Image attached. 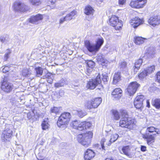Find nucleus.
Here are the masks:
<instances>
[{"instance_id":"nucleus-57","label":"nucleus","mask_w":160,"mask_h":160,"mask_svg":"<svg viewBox=\"0 0 160 160\" xmlns=\"http://www.w3.org/2000/svg\"><path fill=\"white\" fill-rule=\"evenodd\" d=\"M126 0H119L118 3L120 5H122L126 2Z\"/></svg>"},{"instance_id":"nucleus-27","label":"nucleus","mask_w":160,"mask_h":160,"mask_svg":"<svg viewBox=\"0 0 160 160\" xmlns=\"http://www.w3.org/2000/svg\"><path fill=\"white\" fill-rule=\"evenodd\" d=\"M94 10L90 6H86L84 10V13L87 15H92Z\"/></svg>"},{"instance_id":"nucleus-11","label":"nucleus","mask_w":160,"mask_h":160,"mask_svg":"<svg viewBox=\"0 0 160 160\" xmlns=\"http://www.w3.org/2000/svg\"><path fill=\"white\" fill-rule=\"evenodd\" d=\"M101 83V80L100 75L98 74L95 79H92L88 82L87 87L88 89H93Z\"/></svg>"},{"instance_id":"nucleus-58","label":"nucleus","mask_w":160,"mask_h":160,"mask_svg":"<svg viewBox=\"0 0 160 160\" xmlns=\"http://www.w3.org/2000/svg\"><path fill=\"white\" fill-rule=\"evenodd\" d=\"M64 92L63 90H60L59 92V96L62 97L64 95Z\"/></svg>"},{"instance_id":"nucleus-29","label":"nucleus","mask_w":160,"mask_h":160,"mask_svg":"<svg viewBox=\"0 0 160 160\" xmlns=\"http://www.w3.org/2000/svg\"><path fill=\"white\" fill-rule=\"evenodd\" d=\"M145 39V38L142 37L136 36L134 38V42L137 45H140L143 43Z\"/></svg>"},{"instance_id":"nucleus-45","label":"nucleus","mask_w":160,"mask_h":160,"mask_svg":"<svg viewBox=\"0 0 160 160\" xmlns=\"http://www.w3.org/2000/svg\"><path fill=\"white\" fill-rule=\"evenodd\" d=\"M119 67L122 70H125L127 67V63L125 62H121L119 63Z\"/></svg>"},{"instance_id":"nucleus-32","label":"nucleus","mask_w":160,"mask_h":160,"mask_svg":"<svg viewBox=\"0 0 160 160\" xmlns=\"http://www.w3.org/2000/svg\"><path fill=\"white\" fill-rule=\"evenodd\" d=\"M10 38L8 35H4L0 37V41L2 43L7 44L9 41Z\"/></svg>"},{"instance_id":"nucleus-55","label":"nucleus","mask_w":160,"mask_h":160,"mask_svg":"<svg viewBox=\"0 0 160 160\" xmlns=\"http://www.w3.org/2000/svg\"><path fill=\"white\" fill-rule=\"evenodd\" d=\"M155 128L153 127H151L147 128V130L150 132H154Z\"/></svg>"},{"instance_id":"nucleus-20","label":"nucleus","mask_w":160,"mask_h":160,"mask_svg":"<svg viewBox=\"0 0 160 160\" xmlns=\"http://www.w3.org/2000/svg\"><path fill=\"white\" fill-rule=\"evenodd\" d=\"M95 152L90 149H88L86 151L84 156L85 160H91L95 157Z\"/></svg>"},{"instance_id":"nucleus-7","label":"nucleus","mask_w":160,"mask_h":160,"mask_svg":"<svg viewBox=\"0 0 160 160\" xmlns=\"http://www.w3.org/2000/svg\"><path fill=\"white\" fill-rule=\"evenodd\" d=\"M71 117V114L68 112H65L62 113L59 117L57 122L58 126L62 128H66Z\"/></svg>"},{"instance_id":"nucleus-18","label":"nucleus","mask_w":160,"mask_h":160,"mask_svg":"<svg viewBox=\"0 0 160 160\" xmlns=\"http://www.w3.org/2000/svg\"><path fill=\"white\" fill-rule=\"evenodd\" d=\"M76 14V12L73 10L69 14H67V15L63 18H61L60 20V24H62L65 21H68L70 20L73 18L74 17Z\"/></svg>"},{"instance_id":"nucleus-30","label":"nucleus","mask_w":160,"mask_h":160,"mask_svg":"<svg viewBox=\"0 0 160 160\" xmlns=\"http://www.w3.org/2000/svg\"><path fill=\"white\" fill-rule=\"evenodd\" d=\"M43 78H46L47 82L49 83H52L53 81V76L49 72L47 73L45 76H43Z\"/></svg>"},{"instance_id":"nucleus-52","label":"nucleus","mask_w":160,"mask_h":160,"mask_svg":"<svg viewBox=\"0 0 160 160\" xmlns=\"http://www.w3.org/2000/svg\"><path fill=\"white\" fill-rule=\"evenodd\" d=\"M7 52L5 54L3 58V60L5 61H7V59L9 58V55L11 54V52L9 49H7Z\"/></svg>"},{"instance_id":"nucleus-5","label":"nucleus","mask_w":160,"mask_h":160,"mask_svg":"<svg viewBox=\"0 0 160 160\" xmlns=\"http://www.w3.org/2000/svg\"><path fill=\"white\" fill-rule=\"evenodd\" d=\"M71 117V114L68 112H65L62 113L59 117L57 122L58 126L62 128H66Z\"/></svg>"},{"instance_id":"nucleus-22","label":"nucleus","mask_w":160,"mask_h":160,"mask_svg":"<svg viewBox=\"0 0 160 160\" xmlns=\"http://www.w3.org/2000/svg\"><path fill=\"white\" fill-rule=\"evenodd\" d=\"M146 55L152 58L155 53L156 49L154 47H150L146 49Z\"/></svg>"},{"instance_id":"nucleus-17","label":"nucleus","mask_w":160,"mask_h":160,"mask_svg":"<svg viewBox=\"0 0 160 160\" xmlns=\"http://www.w3.org/2000/svg\"><path fill=\"white\" fill-rule=\"evenodd\" d=\"M85 63L87 65L86 71V73L87 74H90L93 71V68L95 66V63L91 60L85 61Z\"/></svg>"},{"instance_id":"nucleus-47","label":"nucleus","mask_w":160,"mask_h":160,"mask_svg":"<svg viewBox=\"0 0 160 160\" xmlns=\"http://www.w3.org/2000/svg\"><path fill=\"white\" fill-rule=\"evenodd\" d=\"M145 97L144 95H138L136 98L135 100L138 101L143 102V101L145 99Z\"/></svg>"},{"instance_id":"nucleus-6","label":"nucleus","mask_w":160,"mask_h":160,"mask_svg":"<svg viewBox=\"0 0 160 160\" xmlns=\"http://www.w3.org/2000/svg\"><path fill=\"white\" fill-rule=\"evenodd\" d=\"M71 117V114L68 112H65L62 113L59 117L57 122L58 126L62 128H66Z\"/></svg>"},{"instance_id":"nucleus-50","label":"nucleus","mask_w":160,"mask_h":160,"mask_svg":"<svg viewBox=\"0 0 160 160\" xmlns=\"http://www.w3.org/2000/svg\"><path fill=\"white\" fill-rule=\"evenodd\" d=\"M142 59H139L136 61L135 63L134 67H137V68H140L142 63Z\"/></svg>"},{"instance_id":"nucleus-19","label":"nucleus","mask_w":160,"mask_h":160,"mask_svg":"<svg viewBox=\"0 0 160 160\" xmlns=\"http://www.w3.org/2000/svg\"><path fill=\"white\" fill-rule=\"evenodd\" d=\"M43 19L42 16L40 14H38L35 16H32L29 19V22L32 23L37 24L39 21Z\"/></svg>"},{"instance_id":"nucleus-3","label":"nucleus","mask_w":160,"mask_h":160,"mask_svg":"<svg viewBox=\"0 0 160 160\" xmlns=\"http://www.w3.org/2000/svg\"><path fill=\"white\" fill-rule=\"evenodd\" d=\"M92 137V133L88 132V133L79 134L77 137L78 141L85 147H87L89 146Z\"/></svg>"},{"instance_id":"nucleus-42","label":"nucleus","mask_w":160,"mask_h":160,"mask_svg":"<svg viewBox=\"0 0 160 160\" xmlns=\"http://www.w3.org/2000/svg\"><path fill=\"white\" fill-rule=\"evenodd\" d=\"M78 116L80 118H82L87 114V113L84 111L78 110L77 111Z\"/></svg>"},{"instance_id":"nucleus-39","label":"nucleus","mask_w":160,"mask_h":160,"mask_svg":"<svg viewBox=\"0 0 160 160\" xmlns=\"http://www.w3.org/2000/svg\"><path fill=\"white\" fill-rule=\"evenodd\" d=\"M31 74V71L28 69H23L22 72V75L25 77H29Z\"/></svg>"},{"instance_id":"nucleus-33","label":"nucleus","mask_w":160,"mask_h":160,"mask_svg":"<svg viewBox=\"0 0 160 160\" xmlns=\"http://www.w3.org/2000/svg\"><path fill=\"white\" fill-rule=\"evenodd\" d=\"M112 118L115 120H118L120 118V115L117 110H113L112 111Z\"/></svg>"},{"instance_id":"nucleus-12","label":"nucleus","mask_w":160,"mask_h":160,"mask_svg":"<svg viewBox=\"0 0 160 160\" xmlns=\"http://www.w3.org/2000/svg\"><path fill=\"white\" fill-rule=\"evenodd\" d=\"M140 84L136 82H131L127 88V91L130 96L133 95L135 93L138 88L140 87Z\"/></svg>"},{"instance_id":"nucleus-63","label":"nucleus","mask_w":160,"mask_h":160,"mask_svg":"<svg viewBox=\"0 0 160 160\" xmlns=\"http://www.w3.org/2000/svg\"><path fill=\"white\" fill-rule=\"evenodd\" d=\"M72 85H73L75 87H79L80 86V85L79 84H78V83H75V82H73L72 83Z\"/></svg>"},{"instance_id":"nucleus-36","label":"nucleus","mask_w":160,"mask_h":160,"mask_svg":"<svg viewBox=\"0 0 160 160\" xmlns=\"http://www.w3.org/2000/svg\"><path fill=\"white\" fill-rule=\"evenodd\" d=\"M29 1L31 4L36 6H39L42 3L41 0H29Z\"/></svg>"},{"instance_id":"nucleus-14","label":"nucleus","mask_w":160,"mask_h":160,"mask_svg":"<svg viewBox=\"0 0 160 160\" xmlns=\"http://www.w3.org/2000/svg\"><path fill=\"white\" fill-rule=\"evenodd\" d=\"M147 0H132L130 5L133 8H140L143 7Z\"/></svg>"},{"instance_id":"nucleus-60","label":"nucleus","mask_w":160,"mask_h":160,"mask_svg":"<svg viewBox=\"0 0 160 160\" xmlns=\"http://www.w3.org/2000/svg\"><path fill=\"white\" fill-rule=\"evenodd\" d=\"M141 151L142 152H145L146 150V147L141 145Z\"/></svg>"},{"instance_id":"nucleus-59","label":"nucleus","mask_w":160,"mask_h":160,"mask_svg":"<svg viewBox=\"0 0 160 160\" xmlns=\"http://www.w3.org/2000/svg\"><path fill=\"white\" fill-rule=\"evenodd\" d=\"M32 114L31 113V112H28L27 114V117L29 119L32 118Z\"/></svg>"},{"instance_id":"nucleus-44","label":"nucleus","mask_w":160,"mask_h":160,"mask_svg":"<svg viewBox=\"0 0 160 160\" xmlns=\"http://www.w3.org/2000/svg\"><path fill=\"white\" fill-rule=\"evenodd\" d=\"M48 125L47 120L43 121L42 123V129L43 130H45L48 129Z\"/></svg>"},{"instance_id":"nucleus-24","label":"nucleus","mask_w":160,"mask_h":160,"mask_svg":"<svg viewBox=\"0 0 160 160\" xmlns=\"http://www.w3.org/2000/svg\"><path fill=\"white\" fill-rule=\"evenodd\" d=\"M91 100L92 102V106L94 108H97L102 101V99L101 98H96Z\"/></svg>"},{"instance_id":"nucleus-9","label":"nucleus","mask_w":160,"mask_h":160,"mask_svg":"<svg viewBox=\"0 0 160 160\" xmlns=\"http://www.w3.org/2000/svg\"><path fill=\"white\" fill-rule=\"evenodd\" d=\"M13 7L15 11L22 12L27 11L29 9L28 6L20 1H17L14 2Z\"/></svg>"},{"instance_id":"nucleus-34","label":"nucleus","mask_w":160,"mask_h":160,"mask_svg":"<svg viewBox=\"0 0 160 160\" xmlns=\"http://www.w3.org/2000/svg\"><path fill=\"white\" fill-rule=\"evenodd\" d=\"M35 70L36 73V76L40 77L42 75L43 69L42 68L40 67L36 68H35Z\"/></svg>"},{"instance_id":"nucleus-8","label":"nucleus","mask_w":160,"mask_h":160,"mask_svg":"<svg viewBox=\"0 0 160 160\" xmlns=\"http://www.w3.org/2000/svg\"><path fill=\"white\" fill-rule=\"evenodd\" d=\"M71 126L74 128L82 131L89 128L92 124L89 122H80L77 120L72 121L71 123Z\"/></svg>"},{"instance_id":"nucleus-40","label":"nucleus","mask_w":160,"mask_h":160,"mask_svg":"<svg viewBox=\"0 0 160 160\" xmlns=\"http://www.w3.org/2000/svg\"><path fill=\"white\" fill-rule=\"evenodd\" d=\"M148 75V73L147 72L146 70H144L142 72H141L139 75H138V78L139 79L141 80H142L144 78L146 77Z\"/></svg>"},{"instance_id":"nucleus-61","label":"nucleus","mask_w":160,"mask_h":160,"mask_svg":"<svg viewBox=\"0 0 160 160\" xmlns=\"http://www.w3.org/2000/svg\"><path fill=\"white\" fill-rule=\"evenodd\" d=\"M133 68L134 72L135 73H136L138 71V70L140 69V68H137V67H134V66Z\"/></svg>"},{"instance_id":"nucleus-43","label":"nucleus","mask_w":160,"mask_h":160,"mask_svg":"<svg viewBox=\"0 0 160 160\" xmlns=\"http://www.w3.org/2000/svg\"><path fill=\"white\" fill-rule=\"evenodd\" d=\"M135 153L136 151L135 150H131L130 149L127 156L130 158H134V157H135Z\"/></svg>"},{"instance_id":"nucleus-28","label":"nucleus","mask_w":160,"mask_h":160,"mask_svg":"<svg viewBox=\"0 0 160 160\" xmlns=\"http://www.w3.org/2000/svg\"><path fill=\"white\" fill-rule=\"evenodd\" d=\"M145 138L147 139V143L149 145L152 144L154 142L155 138L152 135H146L145 136Z\"/></svg>"},{"instance_id":"nucleus-15","label":"nucleus","mask_w":160,"mask_h":160,"mask_svg":"<svg viewBox=\"0 0 160 160\" xmlns=\"http://www.w3.org/2000/svg\"><path fill=\"white\" fill-rule=\"evenodd\" d=\"M12 128V126L11 125L7 124L6 125L5 129L3 132L4 139L7 140V138H10L12 135V132L11 129Z\"/></svg>"},{"instance_id":"nucleus-4","label":"nucleus","mask_w":160,"mask_h":160,"mask_svg":"<svg viewBox=\"0 0 160 160\" xmlns=\"http://www.w3.org/2000/svg\"><path fill=\"white\" fill-rule=\"evenodd\" d=\"M71 117V114L68 112H65L62 113L59 117L57 122L58 126L62 128H66Z\"/></svg>"},{"instance_id":"nucleus-51","label":"nucleus","mask_w":160,"mask_h":160,"mask_svg":"<svg viewBox=\"0 0 160 160\" xmlns=\"http://www.w3.org/2000/svg\"><path fill=\"white\" fill-rule=\"evenodd\" d=\"M97 59L98 62H101L103 63L105 62V60L101 54L98 55L97 57Z\"/></svg>"},{"instance_id":"nucleus-38","label":"nucleus","mask_w":160,"mask_h":160,"mask_svg":"<svg viewBox=\"0 0 160 160\" xmlns=\"http://www.w3.org/2000/svg\"><path fill=\"white\" fill-rule=\"evenodd\" d=\"M134 103L135 107L137 109H140L143 106V103L138 101L135 100Z\"/></svg>"},{"instance_id":"nucleus-10","label":"nucleus","mask_w":160,"mask_h":160,"mask_svg":"<svg viewBox=\"0 0 160 160\" xmlns=\"http://www.w3.org/2000/svg\"><path fill=\"white\" fill-rule=\"evenodd\" d=\"M1 83V88L3 92L8 93L12 91L13 86L11 83L9 82L6 79H4Z\"/></svg>"},{"instance_id":"nucleus-25","label":"nucleus","mask_w":160,"mask_h":160,"mask_svg":"<svg viewBox=\"0 0 160 160\" xmlns=\"http://www.w3.org/2000/svg\"><path fill=\"white\" fill-rule=\"evenodd\" d=\"M119 137L118 135L116 133L113 134L111 136V138L108 142H107L106 143V145L108 146H110L111 143L115 142L118 138Z\"/></svg>"},{"instance_id":"nucleus-13","label":"nucleus","mask_w":160,"mask_h":160,"mask_svg":"<svg viewBox=\"0 0 160 160\" xmlns=\"http://www.w3.org/2000/svg\"><path fill=\"white\" fill-rule=\"evenodd\" d=\"M109 23L111 26L115 27L116 29H120L122 26L121 21H119L118 18L114 16L110 19Z\"/></svg>"},{"instance_id":"nucleus-21","label":"nucleus","mask_w":160,"mask_h":160,"mask_svg":"<svg viewBox=\"0 0 160 160\" xmlns=\"http://www.w3.org/2000/svg\"><path fill=\"white\" fill-rule=\"evenodd\" d=\"M142 20L140 19L138 17H136L131 20L130 23L134 28H136L142 23Z\"/></svg>"},{"instance_id":"nucleus-31","label":"nucleus","mask_w":160,"mask_h":160,"mask_svg":"<svg viewBox=\"0 0 160 160\" xmlns=\"http://www.w3.org/2000/svg\"><path fill=\"white\" fill-rule=\"evenodd\" d=\"M66 82L65 79L62 78L54 84V86L56 88L62 87L64 86Z\"/></svg>"},{"instance_id":"nucleus-62","label":"nucleus","mask_w":160,"mask_h":160,"mask_svg":"<svg viewBox=\"0 0 160 160\" xmlns=\"http://www.w3.org/2000/svg\"><path fill=\"white\" fill-rule=\"evenodd\" d=\"M155 131H154V132H155V133H154L153 134V135H156V134H157L159 133L158 132H159L158 129L157 128H155Z\"/></svg>"},{"instance_id":"nucleus-56","label":"nucleus","mask_w":160,"mask_h":160,"mask_svg":"<svg viewBox=\"0 0 160 160\" xmlns=\"http://www.w3.org/2000/svg\"><path fill=\"white\" fill-rule=\"evenodd\" d=\"M157 80L158 82H160V72H158L156 74Z\"/></svg>"},{"instance_id":"nucleus-48","label":"nucleus","mask_w":160,"mask_h":160,"mask_svg":"<svg viewBox=\"0 0 160 160\" xmlns=\"http://www.w3.org/2000/svg\"><path fill=\"white\" fill-rule=\"evenodd\" d=\"M145 70L146 71L148 74L151 73L155 70V66L153 65L148 67L146 69H145Z\"/></svg>"},{"instance_id":"nucleus-37","label":"nucleus","mask_w":160,"mask_h":160,"mask_svg":"<svg viewBox=\"0 0 160 160\" xmlns=\"http://www.w3.org/2000/svg\"><path fill=\"white\" fill-rule=\"evenodd\" d=\"M10 67L9 65L3 66L1 68L0 71L4 73H6L10 70Z\"/></svg>"},{"instance_id":"nucleus-35","label":"nucleus","mask_w":160,"mask_h":160,"mask_svg":"<svg viewBox=\"0 0 160 160\" xmlns=\"http://www.w3.org/2000/svg\"><path fill=\"white\" fill-rule=\"evenodd\" d=\"M92 102L91 100L86 102L84 105L85 108L88 109L94 108Z\"/></svg>"},{"instance_id":"nucleus-41","label":"nucleus","mask_w":160,"mask_h":160,"mask_svg":"<svg viewBox=\"0 0 160 160\" xmlns=\"http://www.w3.org/2000/svg\"><path fill=\"white\" fill-rule=\"evenodd\" d=\"M130 149L129 146H127L123 147L122 149V153L126 155H127ZM122 153V152H121Z\"/></svg>"},{"instance_id":"nucleus-26","label":"nucleus","mask_w":160,"mask_h":160,"mask_svg":"<svg viewBox=\"0 0 160 160\" xmlns=\"http://www.w3.org/2000/svg\"><path fill=\"white\" fill-rule=\"evenodd\" d=\"M121 74L120 72H117L114 75L113 77V83L114 84H116L118 82L120 81L121 80Z\"/></svg>"},{"instance_id":"nucleus-1","label":"nucleus","mask_w":160,"mask_h":160,"mask_svg":"<svg viewBox=\"0 0 160 160\" xmlns=\"http://www.w3.org/2000/svg\"><path fill=\"white\" fill-rule=\"evenodd\" d=\"M122 118L119 122L120 126L131 129L134 124V120L129 117L128 113L125 110H121Z\"/></svg>"},{"instance_id":"nucleus-49","label":"nucleus","mask_w":160,"mask_h":160,"mask_svg":"<svg viewBox=\"0 0 160 160\" xmlns=\"http://www.w3.org/2000/svg\"><path fill=\"white\" fill-rule=\"evenodd\" d=\"M60 107H53L50 109V112L52 113H57L59 112L60 110Z\"/></svg>"},{"instance_id":"nucleus-54","label":"nucleus","mask_w":160,"mask_h":160,"mask_svg":"<svg viewBox=\"0 0 160 160\" xmlns=\"http://www.w3.org/2000/svg\"><path fill=\"white\" fill-rule=\"evenodd\" d=\"M102 81L105 82H107L108 80V76L107 74L106 73H103L102 74Z\"/></svg>"},{"instance_id":"nucleus-16","label":"nucleus","mask_w":160,"mask_h":160,"mask_svg":"<svg viewBox=\"0 0 160 160\" xmlns=\"http://www.w3.org/2000/svg\"><path fill=\"white\" fill-rule=\"evenodd\" d=\"M148 22L151 25L155 26L160 24V18L158 16H152L150 18Z\"/></svg>"},{"instance_id":"nucleus-64","label":"nucleus","mask_w":160,"mask_h":160,"mask_svg":"<svg viewBox=\"0 0 160 160\" xmlns=\"http://www.w3.org/2000/svg\"><path fill=\"white\" fill-rule=\"evenodd\" d=\"M106 160H118V159L113 158H107Z\"/></svg>"},{"instance_id":"nucleus-2","label":"nucleus","mask_w":160,"mask_h":160,"mask_svg":"<svg viewBox=\"0 0 160 160\" xmlns=\"http://www.w3.org/2000/svg\"><path fill=\"white\" fill-rule=\"evenodd\" d=\"M95 44H91L89 41L85 42V45L88 51L90 52H96L100 48L104 42V40L102 38L97 39L96 41Z\"/></svg>"},{"instance_id":"nucleus-53","label":"nucleus","mask_w":160,"mask_h":160,"mask_svg":"<svg viewBox=\"0 0 160 160\" xmlns=\"http://www.w3.org/2000/svg\"><path fill=\"white\" fill-rule=\"evenodd\" d=\"M106 138H103L102 139L101 142V145L102 147V149L103 150H105V147L104 146V142H106V141L107 140V139H108V137L106 136Z\"/></svg>"},{"instance_id":"nucleus-23","label":"nucleus","mask_w":160,"mask_h":160,"mask_svg":"<svg viewBox=\"0 0 160 160\" xmlns=\"http://www.w3.org/2000/svg\"><path fill=\"white\" fill-rule=\"evenodd\" d=\"M122 91L119 88H116L112 92V95L115 98H119L122 96Z\"/></svg>"},{"instance_id":"nucleus-46","label":"nucleus","mask_w":160,"mask_h":160,"mask_svg":"<svg viewBox=\"0 0 160 160\" xmlns=\"http://www.w3.org/2000/svg\"><path fill=\"white\" fill-rule=\"evenodd\" d=\"M153 104L156 108H160V99H155L153 102Z\"/></svg>"}]
</instances>
